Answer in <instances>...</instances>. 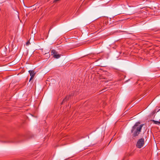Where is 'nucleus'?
<instances>
[{
	"label": "nucleus",
	"instance_id": "obj_1",
	"mask_svg": "<svg viewBox=\"0 0 160 160\" xmlns=\"http://www.w3.org/2000/svg\"><path fill=\"white\" fill-rule=\"evenodd\" d=\"M140 122H137L132 127L131 132L132 133V136L133 137H136L138 135L141 131V130L144 124L140 125Z\"/></svg>",
	"mask_w": 160,
	"mask_h": 160
},
{
	"label": "nucleus",
	"instance_id": "obj_2",
	"mask_svg": "<svg viewBox=\"0 0 160 160\" xmlns=\"http://www.w3.org/2000/svg\"><path fill=\"white\" fill-rule=\"evenodd\" d=\"M145 143L144 139L143 138H141L139 139L136 145L137 147L139 148H142L144 145Z\"/></svg>",
	"mask_w": 160,
	"mask_h": 160
},
{
	"label": "nucleus",
	"instance_id": "obj_3",
	"mask_svg": "<svg viewBox=\"0 0 160 160\" xmlns=\"http://www.w3.org/2000/svg\"><path fill=\"white\" fill-rule=\"evenodd\" d=\"M51 55H53V57L56 58H59L61 56V55L58 54V52L55 50H51Z\"/></svg>",
	"mask_w": 160,
	"mask_h": 160
},
{
	"label": "nucleus",
	"instance_id": "obj_4",
	"mask_svg": "<svg viewBox=\"0 0 160 160\" xmlns=\"http://www.w3.org/2000/svg\"><path fill=\"white\" fill-rule=\"evenodd\" d=\"M28 72L31 76V78L29 80L30 82L34 78L36 74V72H34V71L33 70H29Z\"/></svg>",
	"mask_w": 160,
	"mask_h": 160
},
{
	"label": "nucleus",
	"instance_id": "obj_5",
	"mask_svg": "<svg viewBox=\"0 0 160 160\" xmlns=\"http://www.w3.org/2000/svg\"><path fill=\"white\" fill-rule=\"evenodd\" d=\"M151 121L153 122V123L155 124L158 125L160 124V122L156 121L153 120H151Z\"/></svg>",
	"mask_w": 160,
	"mask_h": 160
},
{
	"label": "nucleus",
	"instance_id": "obj_6",
	"mask_svg": "<svg viewBox=\"0 0 160 160\" xmlns=\"http://www.w3.org/2000/svg\"><path fill=\"white\" fill-rule=\"evenodd\" d=\"M70 97V96H67L63 100V101L62 102H65L67 101L69 99Z\"/></svg>",
	"mask_w": 160,
	"mask_h": 160
},
{
	"label": "nucleus",
	"instance_id": "obj_7",
	"mask_svg": "<svg viewBox=\"0 0 160 160\" xmlns=\"http://www.w3.org/2000/svg\"><path fill=\"white\" fill-rule=\"evenodd\" d=\"M30 43L29 41H28L26 43V45L27 46H28V45H30Z\"/></svg>",
	"mask_w": 160,
	"mask_h": 160
},
{
	"label": "nucleus",
	"instance_id": "obj_8",
	"mask_svg": "<svg viewBox=\"0 0 160 160\" xmlns=\"http://www.w3.org/2000/svg\"><path fill=\"white\" fill-rule=\"evenodd\" d=\"M157 111V109H156L154 111H153L152 112V114H154Z\"/></svg>",
	"mask_w": 160,
	"mask_h": 160
},
{
	"label": "nucleus",
	"instance_id": "obj_9",
	"mask_svg": "<svg viewBox=\"0 0 160 160\" xmlns=\"http://www.w3.org/2000/svg\"><path fill=\"white\" fill-rule=\"evenodd\" d=\"M159 111H160V109H158V111L157 112H158Z\"/></svg>",
	"mask_w": 160,
	"mask_h": 160
},
{
	"label": "nucleus",
	"instance_id": "obj_10",
	"mask_svg": "<svg viewBox=\"0 0 160 160\" xmlns=\"http://www.w3.org/2000/svg\"><path fill=\"white\" fill-rule=\"evenodd\" d=\"M158 110H157V111H156L157 112H157V111H158Z\"/></svg>",
	"mask_w": 160,
	"mask_h": 160
}]
</instances>
